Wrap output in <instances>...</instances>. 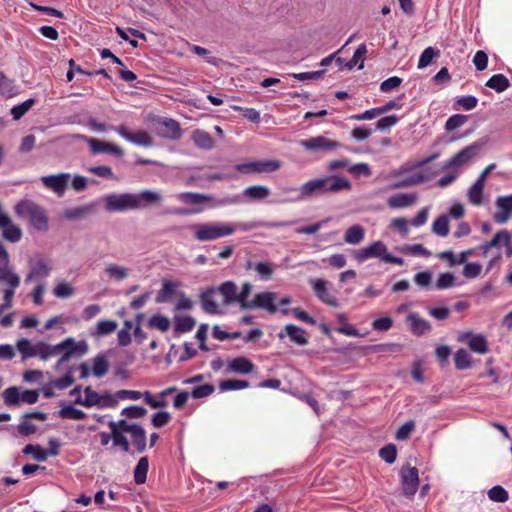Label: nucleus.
<instances>
[{
	"instance_id": "8fccbe9b",
	"label": "nucleus",
	"mask_w": 512,
	"mask_h": 512,
	"mask_svg": "<svg viewBox=\"0 0 512 512\" xmlns=\"http://www.w3.org/2000/svg\"><path fill=\"white\" fill-rule=\"evenodd\" d=\"M117 322L114 320H100L96 324L95 335L104 336L111 334L117 329Z\"/></svg>"
},
{
	"instance_id": "72a5a7b5",
	"label": "nucleus",
	"mask_w": 512,
	"mask_h": 512,
	"mask_svg": "<svg viewBox=\"0 0 512 512\" xmlns=\"http://www.w3.org/2000/svg\"><path fill=\"white\" fill-rule=\"evenodd\" d=\"M148 469V458L141 457L134 469V481L136 484H144L146 482Z\"/></svg>"
},
{
	"instance_id": "f257e3e1",
	"label": "nucleus",
	"mask_w": 512,
	"mask_h": 512,
	"mask_svg": "<svg viewBox=\"0 0 512 512\" xmlns=\"http://www.w3.org/2000/svg\"><path fill=\"white\" fill-rule=\"evenodd\" d=\"M16 348L23 360L31 357H39L41 360L46 361L61 353L62 355L57 361V367L63 365L70 358L82 356L87 352V344L85 341L76 342L70 337L64 339L57 345H50L43 341L32 344L30 340L22 338L17 341Z\"/></svg>"
},
{
	"instance_id": "49530a36",
	"label": "nucleus",
	"mask_w": 512,
	"mask_h": 512,
	"mask_svg": "<svg viewBox=\"0 0 512 512\" xmlns=\"http://www.w3.org/2000/svg\"><path fill=\"white\" fill-rule=\"evenodd\" d=\"M455 367L459 370L468 369L471 366V356L469 352L463 348L458 349L454 357Z\"/></svg>"
},
{
	"instance_id": "37998d69",
	"label": "nucleus",
	"mask_w": 512,
	"mask_h": 512,
	"mask_svg": "<svg viewBox=\"0 0 512 512\" xmlns=\"http://www.w3.org/2000/svg\"><path fill=\"white\" fill-rule=\"evenodd\" d=\"M108 370H109V363H108L107 359L105 358V356L97 355L93 359V367H92L93 374L96 377L100 378V377H103L105 374H107Z\"/></svg>"
},
{
	"instance_id": "e2e57ef3",
	"label": "nucleus",
	"mask_w": 512,
	"mask_h": 512,
	"mask_svg": "<svg viewBox=\"0 0 512 512\" xmlns=\"http://www.w3.org/2000/svg\"><path fill=\"white\" fill-rule=\"evenodd\" d=\"M379 456L388 464L395 462L397 457V449L394 444H388L380 449Z\"/></svg>"
},
{
	"instance_id": "a878e982",
	"label": "nucleus",
	"mask_w": 512,
	"mask_h": 512,
	"mask_svg": "<svg viewBox=\"0 0 512 512\" xmlns=\"http://www.w3.org/2000/svg\"><path fill=\"white\" fill-rule=\"evenodd\" d=\"M69 67L70 69L68 70L67 74H66V77H67V81L70 82L73 80L74 78V72H77V73H80V74H84V75H88V76H93V75H102L104 76L105 78L107 79H110V76L109 74L106 72L105 69H99V70H96V71H86L84 69H82L81 66L79 65H76L75 61L73 59H71L69 61Z\"/></svg>"
},
{
	"instance_id": "ddd939ff",
	"label": "nucleus",
	"mask_w": 512,
	"mask_h": 512,
	"mask_svg": "<svg viewBox=\"0 0 512 512\" xmlns=\"http://www.w3.org/2000/svg\"><path fill=\"white\" fill-rule=\"evenodd\" d=\"M71 179L69 173H59L53 175L43 176L41 178L42 184L49 190L56 193L58 196H63Z\"/></svg>"
},
{
	"instance_id": "7ed1b4c3",
	"label": "nucleus",
	"mask_w": 512,
	"mask_h": 512,
	"mask_svg": "<svg viewBox=\"0 0 512 512\" xmlns=\"http://www.w3.org/2000/svg\"><path fill=\"white\" fill-rule=\"evenodd\" d=\"M351 188V182L343 177L327 176L315 178L307 181L299 188L300 195L298 200H302L313 195L337 193L341 190H351Z\"/></svg>"
},
{
	"instance_id": "13d9d810",
	"label": "nucleus",
	"mask_w": 512,
	"mask_h": 512,
	"mask_svg": "<svg viewBox=\"0 0 512 512\" xmlns=\"http://www.w3.org/2000/svg\"><path fill=\"white\" fill-rule=\"evenodd\" d=\"M214 391H215L214 385L210 384V383H206V384L194 387L192 389L190 395L194 399H200V398H205V397L210 396L211 394L214 393Z\"/></svg>"
},
{
	"instance_id": "aec40b11",
	"label": "nucleus",
	"mask_w": 512,
	"mask_h": 512,
	"mask_svg": "<svg viewBox=\"0 0 512 512\" xmlns=\"http://www.w3.org/2000/svg\"><path fill=\"white\" fill-rule=\"evenodd\" d=\"M229 372L239 373V374H249L255 370L254 363L244 356H239L232 359L227 367Z\"/></svg>"
},
{
	"instance_id": "9b49d317",
	"label": "nucleus",
	"mask_w": 512,
	"mask_h": 512,
	"mask_svg": "<svg viewBox=\"0 0 512 512\" xmlns=\"http://www.w3.org/2000/svg\"><path fill=\"white\" fill-rule=\"evenodd\" d=\"M403 494L412 497L419 486V473L416 467H403L400 471Z\"/></svg>"
},
{
	"instance_id": "79ce46f5",
	"label": "nucleus",
	"mask_w": 512,
	"mask_h": 512,
	"mask_svg": "<svg viewBox=\"0 0 512 512\" xmlns=\"http://www.w3.org/2000/svg\"><path fill=\"white\" fill-rule=\"evenodd\" d=\"M148 326L161 332H166L170 328V320L161 314H154L148 320Z\"/></svg>"
},
{
	"instance_id": "58836bf2",
	"label": "nucleus",
	"mask_w": 512,
	"mask_h": 512,
	"mask_svg": "<svg viewBox=\"0 0 512 512\" xmlns=\"http://www.w3.org/2000/svg\"><path fill=\"white\" fill-rule=\"evenodd\" d=\"M177 288V284L170 281V280H164L162 288L157 294L156 302L157 303H165L167 302L170 297L175 293Z\"/></svg>"
},
{
	"instance_id": "7c9ffc66",
	"label": "nucleus",
	"mask_w": 512,
	"mask_h": 512,
	"mask_svg": "<svg viewBox=\"0 0 512 512\" xmlns=\"http://www.w3.org/2000/svg\"><path fill=\"white\" fill-rule=\"evenodd\" d=\"M364 235V228L360 225H354L346 230L344 241L348 244L356 245L364 239Z\"/></svg>"
},
{
	"instance_id": "2eb2a0df",
	"label": "nucleus",
	"mask_w": 512,
	"mask_h": 512,
	"mask_svg": "<svg viewBox=\"0 0 512 512\" xmlns=\"http://www.w3.org/2000/svg\"><path fill=\"white\" fill-rule=\"evenodd\" d=\"M279 339H284L285 337H289L291 342L299 345L304 346L308 344V337L307 332L303 328L294 325V324H288L286 325L279 333H278Z\"/></svg>"
},
{
	"instance_id": "4c0bfd02",
	"label": "nucleus",
	"mask_w": 512,
	"mask_h": 512,
	"mask_svg": "<svg viewBox=\"0 0 512 512\" xmlns=\"http://www.w3.org/2000/svg\"><path fill=\"white\" fill-rule=\"evenodd\" d=\"M367 54L366 45L360 44L358 48L355 50L353 57L349 62L345 64L346 68L351 70L356 65H358V69H362L364 67V57Z\"/></svg>"
},
{
	"instance_id": "69168bd1",
	"label": "nucleus",
	"mask_w": 512,
	"mask_h": 512,
	"mask_svg": "<svg viewBox=\"0 0 512 512\" xmlns=\"http://www.w3.org/2000/svg\"><path fill=\"white\" fill-rule=\"evenodd\" d=\"M171 420V414L167 411H159L153 414L151 423L154 428H162Z\"/></svg>"
},
{
	"instance_id": "bf43d9fd",
	"label": "nucleus",
	"mask_w": 512,
	"mask_h": 512,
	"mask_svg": "<svg viewBox=\"0 0 512 512\" xmlns=\"http://www.w3.org/2000/svg\"><path fill=\"white\" fill-rule=\"evenodd\" d=\"M488 497L490 500L500 503L506 502L509 498L508 492L500 485L492 487L488 491Z\"/></svg>"
},
{
	"instance_id": "c85d7f7f",
	"label": "nucleus",
	"mask_w": 512,
	"mask_h": 512,
	"mask_svg": "<svg viewBox=\"0 0 512 512\" xmlns=\"http://www.w3.org/2000/svg\"><path fill=\"white\" fill-rule=\"evenodd\" d=\"M484 187V183L476 180L475 183L469 188L467 196L469 202L474 206H481L483 204Z\"/></svg>"
},
{
	"instance_id": "c03bdc74",
	"label": "nucleus",
	"mask_w": 512,
	"mask_h": 512,
	"mask_svg": "<svg viewBox=\"0 0 512 512\" xmlns=\"http://www.w3.org/2000/svg\"><path fill=\"white\" fill-rule=\"evenodd\" d=\"M4 403L7 406H17L21 401V394L19 392L18 387L11 386L8 387L2 394Z\"/></svg>"
},
{
	"instance_id": "dca6fc26",
	"label": "nucleus",
	"mask_w": 512,
	"mask_h": 512,
	"mask_svg": "<svg viewBox=\"0 0 512 512\" xmlns=\"http://www.w3.org/2000/svg\"><path fill=\"white\" fill-rule=\"evenodd\" d=\"M458 340L460 342H466L473 352L479 354H485L488 352L487 340L481 334L474 335L471 332H464L459 336Z\"/></svg>"
},
{
	"instance_id": "5fc2aeb1",
	"label": "nucleus",
	"mask_w": 512,
	"mask_h": 512,
	"mask_svg": "<svg viewBox=\"0 0 512 512\" xmlns=\"http://www.w3.org/2000/svg\"><path fill=\"white\" fill-rule=\"evenodd\" d=\"M34 104H35V100L33 98H29L26 101H24L18 105H15L11 109V115H12L13 119L18 120L21 117H23Z\"/></svg>"
},
{
	"instance_id": "5701e85b",
	"label": "nucleus",
	"mask_w": 512,
	"mask_h": 512,
	"mask_svg": "<svg viewBox=\"0 0 512 512\" xmlns=\"http://www.w3.org/2000/svg\"><path fill=\"white\" fill-rule=\"evenodd\" d=\"M50 272L51 267L43 260H39L31 266L30 271L25 278V282L29 283L35 279H44L49 276Z\"/></svg>"
},
{
	"instance_id": "4d7b16f0",
	"label": "nucleus",
	"mask_w": 512,
	"mask_h": 512,
	"mask_svg": "<svg viewBox=\"0 0 512 512\" xmlns=\"http://www.w3.org/2000/svg\"><path fill=\"white\" fill-rule=\"evenodd\" d=\"M254 270L262 280H269L274 273V266L270 262H258L254 265Z\"/></svg>"
},
{
	"instance_id": "a18cd8bd",
	"label": "nucleus",
	"mask_w": 512,
	"mask_h": 512,
	"mask_svg": "<svg viewBox=\"0 0 512 512\" xmlns=\"http://www.w3.org/2000/svg\"><path fill=\"white\" fill-rule=\"evenodd\" d=\"M178 198L182 202H184L186 204H190V205H198V204L208 202L210 200V198L206 195L199 194V193H193V192L181 193V194H179Z\"/></svg>"
},
{
	"instance_id": "bb28decb",
	"label": "nucleus",
	"mask_w": 512,
	"mask_h": 512,
	"mask_svg": "<svg viewBox=\"0 0 512 512\" xmlns=\"http://www.w3.org/2000/svg\"><path fill=\"white\" fill-rule=\"evenodd\" d=\"M214 289L209 288L200 295V301L203 310L209 314H215L218 312V305L214 300Z\"/></svg>"
},
{
	"instance_id": "6e6552de",
	"label": "nucleus",
	"mask_w": 512,
	"mask_h": 512,
	"mask_svg": "<svg viewBox=\"0 0 512 512\" xmlns=\"http://www.w3.org/2000/svg\"><path fill=\"white\" fill-rule=\"evenodd\" d=\"M280 167L281 162L278 160H262L237 164L235 169L243 174H262L275 172Z\"/></svg>"
},
{
	"instance_id": "ea45409f",
	"label": "nucleus",
	"mask_w": 512,
	"mask_h": 512,
	"mask_svg": "<svg viewBox=\"0 0 512 512\" xmlns=\"http://www.w3.org/2000/svg\"><path fill=\"white\" fill-rule=\"evenodd\" d=\"M174 330L176 333H186L195 327V320L191 316L175 317Z\"/></svg>"
},
{
	"instance_id": "6ab92c4d",
	"label": "nucleus",
	"mask_w": 512,
	"mask_h": 512,
	"mask_svg": "<svg viewBox=\"0 0 512 512\" xmlns=\"http://www.w3.org/2000/svg\"><path fill=\"white\" fill-rule=\"evenodd\" d=\"M312 288L314 290L315 295L325 304L330 305L332 307H337L339 305L336 297L331 295L326 286V281L323 279H313L311 280Z\"/></svg>"
},
{
	"instance_id": "6e6d98bb",
	"label": "nucleus",
	"mask_w": 512,
	"mask_h": 512,
	"mask_svg": "<svg viewBox=\"0 0 512 512\" xmlns=\"http://www.w3.org/2000/svg\"><path fill=\"white\" fill-rule=\"evenodd\" d=\"M84 393L85 399L83 400V406L90 408L101 405V395L94 391L90 386L84 389Z\"/></svg>"
},
{
	"instance_id": "c756f323",
	"label": "nucleus",
	"mask_w": 512,
	"mask_h": 512,
	"mask_svg": "<svg viewBox=\"0 0 512 512\" xmlns=\"http://www.w3.org/2000/svg\"><path fill=\"white\" fill-rule=\"evenodd\" d=\"M219 292L224 298V303H236L237 300V286L232 281H226L219 287Z\"/></svg>"
},
{
	"instance_id": "052dcab7",
	"label": "nucleus",
	"mask_w": 512,
	"mask_h": 512,
	"mask_svg": "<svg viewBox=\"0 0 512 512\" xmlns=\"http://www.w3.org/2000/svg\"><path fill=\"white\" fill-rule=\"evenodd\" d=\"M147 414V410L144 407L132 405L126 408H123L121 411V415L126 416L130 419H139L143 418Z\"/></svg>"
},
{
	"instance_id": "393cba45",
	"label": "nucleus",
	"mask_w": 512,
	"mask_h": 512,
	"mask_svg": "<svg viewBox=\"0 0 512 512\" xmlns=\"http://www.w3.org/2000/svg\"><path fill=\"white\" fill-rule=\"evenodd\" d=\"M192 140L194 144L201 149L209 150L212 149L215 145L211 135L208 132L200 129L193 131Z\"/></svg>"
},
{
	"instance_id": "a19ab883",
	"label": "nucleus",
	"mask_w": 512,
	"mask_h": 512,
	"mask_svg": "<svg viewBox=\"0 0 512 512\" xmlns=\"http://www.w3.org/2000/svg\"><path fill=\"white\" fill-rule=\"evenodd\" d=\"M432 232L440 237H446L449 234V219L446 215H440L434 220Z\"/></svg>"
},
{
	"instance_id": "473e14b6",
	"label": "nucleus",
	"mask_w": 512,
	"mask_h": 512,
	"mask_svg": "<svg viewBox=\"0 0 512 512\" xmlns=\"http://www.w3.org/2000/svg\"><path fill=\"white\" fill-rule=\"evenodd\" d=\"M130 434L132 437V443L136 447L137 452H144L146 449V432L144 428L137 424Z\"/></svg>"
},
{
	"instance_id": "9d476101",
	"label": "nucleus",
	"mask_w": 512,
	"mask_h": 512,
	"mask_svg": "<svg viewBox=\"0 0 512 512\" xmlns=\"http://www.w3.org/2000/svg\"><path fill=\"white\" fill-rule=\"evenodd\" d=\"M156 132L160 137L169 140H178L182 135L179 122L167 117H160L156 120Z\"/></svg>"
},
{
	"instance_id": "39448f33",
	"label": "nucleus",
	"mask_w": 512,
	"mask_h": 512,
	"mask_svg": "<svg viewBox=\"0 0 512 512\" xmlns=\"http://www.w3.org/2000/svg\"><path fill=\"white\" fill-rule=\"evenodd\" d=\"M354 258L358 262H364L370 258H380L385 263L403 265L404 260L388 253L386 245L382 241H376L373 244L356 250Z\"/></svg>"
},
{
	"instance_id": "0eeeda50",
	"label": "nucleus",
	"mask_w": 512,
	"mask_h": 512,
	"mask_svg": "<svg viewBox=\"0 0 512 512\" xmlns=\"http://www.w3.org/2000/svg\"><path fill=\"white\" fill-rule=\"evenodd\" d=\"M488 143V139L481 138L474 143L466 146L449 160H447L442 169L447 170L454 167H461L468 163L470 160L475 158L481 151V149Z\"/></svg>"
},
{
	"instance_id": "cd10ccee",
	"label": "nucleus",
	"mask_w": 512,
	"mask_h": 512,
	"mask_svg": "<svg viewBox=\"0 0 512 512\" xmlns=\"http://www.w3.org/2000/svg\"><path fill=\"white\" fill-rule=\"evenodd\" d=\"M270 189L263 185H252L247 187L243 195L251 200H264L270 195Z\"/></svg>"
},
{
	"instance_id": "4468645a",
	"label": "nucleus",
	"mask_w": 512,
	"mask_h": 512,
	"mask_svg": "<svg viewBox=\"0 0 512 512\" xmlns=\"http://www.w3.org/2000/svg\"><path fill=\"white\" fill-rule=\"evenodd\" d=\"M496 211L493 220L497 224H504L512 217V194L499 196L495 200Z\"/></svg>"
},
{
	"instance_id": "0e129e2a",
	"label": "nucleus",
	"mask_w": 512,
	"mask_h": 512,
	"mask_svg": "<svg viewBox=\"0 0 512 512\" xmlns=\"http://www.w3.org/2000/svg\"><path fill=\"white\" fill-rule=\"evenodd\" d=\"M455 276L452 273L446 272L439 275L435 287L438 290H444L454 286Z\"/></svg>"
},
{
	"instance_id": "b1692460",
	"label": "nucleus",
	"mask_w": 512,
	"mask_h": 512,
	"mask_svg": "<svg viewBox=\"0 0 512 512\" xmlns=\"http://www.w3.org/2000/svg\"><path fill=\"white\" fill-rule=\"evenodd\" d=\"M408 321L411 325V331L415 335L419 336L431 331V324L427 320L419 317L417 314L409 315Z\"/></svg>"
},
{
	"instance_id": "de8ad7c7",
	"label": "nucleus",
	"mask_w": 512,
	"mask_h": 512,
	"mask_svg": "<svg viewBox=\"0 0 512 512\" xmlns=\"http://www.w3.org/2000/svg\"><path fill=\"white\" fill-rule=\"evenodd\" d=\"M0 281L5 282L7 287L17 288L20 285V277L9 266L0 271Z\"/></svg>"
},
{
	"instance_id": "423d86ee",
	"label": "nucleus",
	"mask_w": 512,
	"mask_h": 512,
	"mask_svg": "<svg viewBox=\"0 0 512 512\" xmlns=\"http://www.w3.org/2000/svg\"><path fill=\"white\" fill-rule=\"evenodd\" d=\"M194 231V238L198 241H212L226 236H230L235 232L232 225L218 224H195L190 227Z\"/></svg>"
},
{
	"instance_id": "680f3d73",
	"label": "nucleus",
	"mask_w": 512,
	"mask_h": 512,
	"mask_svg": "<svg viewBox=\"0 0 512 512\" xmlns=\"http://www.w3.org/2000/svg\"><path fill=\"white\" fill-rule=\"evenodd\" d=\"M106 273L116 280H123L128 276V269L116 264H109L105 269Z\"/></svg>"
},
{
	"instance_id": "412c9836",
	"label": "nucleus",
	"mask_w": 512,
	"mask_h": 512,
	"mask_svg": "<svg viewBox=\"0 0 512 512\" xmlns=\"http://www.w3.org/2000/svg\"><path fill=\"white\" fill-rule=\"evenodd\" d=\"M510 242V233L507 230H500L494 235V237L489 242L481 245L479 248L482 251L483 255H486L490 249L499 248L501 245L508 246Z\"/></svg>"
},
{
	"instance_id": "c9c22d12",
	"label": "nucleus",
	"mask_w": 512,
	"mask_h": 512,
	"mask_svg": "<svg viewBox=\"0 0 512 512\" xmlns=\"http://www.w3.org/2000/svg\"><path fill=\"white\" fill-rule=\"evenodd\" d=\"M2 236L9 242L16 243L22 238V230L19 226L14 225L10 219V223L4 227H0Z\"/></svg>"
},
{
	"instance_id": "864d4df0",
	"label": "nucleus",
	"mask_w": 512,
	"mask_h": 512,
	"mask_svg": "<svg viewBox=\"0 0 512 512\" xmlns=\"http://www.w3.org/2000/svg\"><path fill=\"white\" fill-rule=\"evenodd\" d=\"M425 177L422 173L411 175L401 181L395 182L391 185L392 189H398L402 187H409L424 182Z\"/></svg>"
},
{
	"instance_id": "4be33fe9",
	"label": "nucleus",
	"mask_w": 512,
	"mask_h": 512,
	"mask_svg": "<svg viewBox=\"0 0 512 512\" xmlns=\"http://www.w3.org/2000/svg\"><path fill=\"white\" fill-rule=\"evenodd\" d=\"M417 195L415 193L407 194L400 193L390 196L387 199V204L392 209L405 208L412 206L416 203Z\"/></svg>"
},
{
	"instance_id": "603ef678",
	"label": "nucleus",
	"mask_w": 512,
	"mask_h": 512,
	"mask_svg": "<svg viewBox=\"0 0 512 512\" xmlns=\"http://www.w3.org/2000/svg\"><path fill=\"white\" fill-rule=\"evenodd\" d=\"M440 55V51L436 50L433 47H427L424 49V51L421 53L419 61H418V69H423L431 64L434 57H437Z\"/></svg>"
},
{
	"instance_id": "2f4dec72",
	"label": "nucleus",
	"mask_w": 512,
	"mask_h": 512,
	"mask_svg": "<svg viewBox=\"0 0 512 512\" xmlns=\"http://www.w3.org/2000/svg\"><path fill=\"white\" fill-rule=\"evenodd\" d=\"M0 94L5 98H11L17 94L14 80L9 79L3 72H0Z\"/></svg>"
},
{
	"instance_id": "f8f14e48",
	"label": "nucleus",
	"mask_w": 512,
	"mask_h": 512,
	"mask_svg": "<svg viewBox=\"0 0 512 512\" xmlns=\"http://www.w3.org/2000/svg\"><path fill=\"white\" fill-rule=\"evenodd\" d=\"M111 129L118 133L125 140L135 145L143 146L146 148L153 145V140L146 131L130 132L125 125L111 127Z\"/></svg>"
},
{
	"instance_id": "1a4fd4ad",
	"label": "nucleus",
	"mask_w": 512,
	"mask_h": 512,
	"mask_svg": "<svg viewBox=\"0 0 512 512\" xmlns=\"http://www.w3.org/2000/svg\"><path fill=\"white\" fill-rule=\"evenodd\" d=\"M301 147L309 152H328L341 147V143L332 140L324 135H319L316 137H311L305 140L300 141Z\"/></svg>"
},
{
	"instance_id": "f03ea898",
	"label": "nucleus",
	"mask_w": 512,
	"mask_h": 512,
	"mask_svg": "<svg viewBox=\"0 0 512 512\" xmlns=\"http://www.w3.org/2000/svg\"><path fill=\"white\" fill-rule=\"evenodd\" d=\"M161 200V194L152 190H142L139 193L111 194L105 198V209L109 212L136 210L158 205Z\"/></svg>"
},
{
	"instance_id": "f3484780",
	"label": "nucleus",
	"mask_w": 512,
	"mask_h": 512,
	"mask_svg": "<svg viewBox=\"0 0 512 512\" xmlns=\"http://www.w3.org/2000/svg\"><path fill=\"white\" fill-rule=\"evenodd\" d=\"M86 142L93 154L110 153L117 157H122L124 155V150L116 144L100 141L94 138H88Z\"/></svg>"
},
{
	"instance_id": "20e7f679",
	"label": "nucleus",
	"mask_w": 512,
	"mask_h": 512,
	"mask_svg": "<svg viewBox=\"0 0 512 512\" xmlns=\"http://www.w3.org/2000/svg\"><path fill=\"white\" fill-rule=\"evenodd\" d=\"M14 212L19 218L28 219L30 225L37 231L45 232L49 228L46 210L29 199H23L14 206Z\"/></svg>"
},
{
	"instance_id": "e433bc0d",
	"label": "nucleus",
	"mask_w": 512,
	"mask_h": 512,
	"mask_svg": "<svg viewBox=\"0 0 512 512\" xmlns=\"http://www.w3.org/2000/svg\"><path fill=\"white\" fill-rule=\"evenodd\" d=\"M58 416L63 419L81 421L86 418V413L80 409L73 407L72 405H65L59 410Z\"/></svg>"
},
{
	"instance_id": "3c124183",
	"label": "nucleus",
	"mask_w": 512,
	"mask_h": 512,
	"mask_svg": "<svg viewBox=\"0 0 512 512\" xmlns=\"http://www.w3.org/2000/svg\"><path fill=\"white\" fill-rule=\"evenodd\" d=\"M166 396H154L150 391H144V402L151 408H165L167 406Z\"/></svg>"
},
{
	"instance_id": "a211bd4d",
	"label": "nucleus",
	"mask_w": 512,
	"mask_h": 512,
	"mask_svg": "<svg viewBox=\"0 0 512 512\" xmlns=\"http://www.w3.org/2000/svg\"><path fill=\"white\" fill-rule=\"evenodd\" d=\"M275 295L272 292H263L255 295L254 299L246 305L249 309L261 308L267 310L269 313L274 314L277 311V306L274 303Z\"/></svg>"
},
{
	"instance_id": "f704fd0d",
	"label": "nucleus",
	"mask_w": 512,
	"mask_h": 512,
	"mask_svg": "<svg viewBox=\"0 0 512 512\" xmlns=\"http://www.w3.org/2000/svg\"><path fill=\"white\" fill-rule=\"evenodd\" d=\"M510 83L508 78L503 74H495L491 76L487 82L486 86L500 93L505 91L509 87Z\"/></svg>"
},
{
	"instance_id": "09e8293b",
	"label": "nucleus",
	"mask_w": 512,
	"mask_h": 512,
	"mask_svg": "<svg viewBox=\"0 0 512 512\" xmlns=\"http://www.w3.org/2000/svg\"><path fill=\"white\" fill-rule=\"evenodd\" d=\"M23 453L25 455H32V457L37 461H45L48 458V452L40 445L27 444Z\"/></svg>"
},
{
	"instance_id": "774afa93",
	"label": "nucleus",
	"mask_w": 512,
	"mask_h": 512,
	"mask_svg": "<svg viewBox=\"0 0 512 512\" xmlns=\"http://www.w3.org/2000/svg\"><path fill=\"white\" fill-rule=\"evenodd\" d=\"M53 293L58 298H68L74 294V288L68 282H61L54 287Z\"/></svg>"
},
{
	"instance_id": "338daca9",
	"label": "nucleus",
	"mask_w": 512,
	"mask_h": 512,
	"mask_svg": "<svg viewBox=\"0 0 512 512\" xmlns=\"http://www.w3.org/2000/svg\"><path fill=\"white\" fill-rule=\"evenodd\" d=\"M399 121V118L395 115H390L381 118L376 122V129L381 132L389 131L393 126H395Z\"/></svg>"
}]
</instances>
